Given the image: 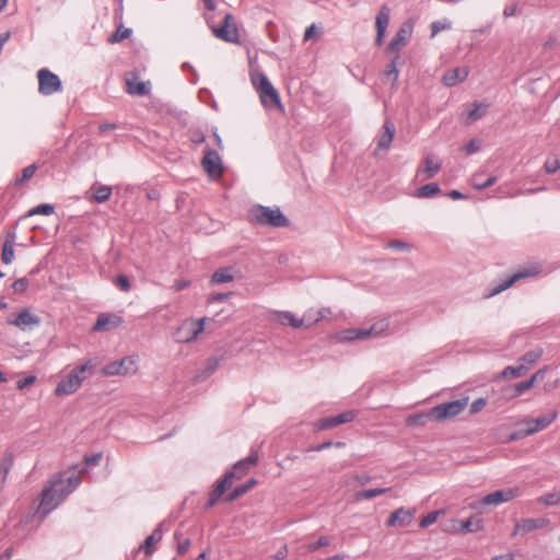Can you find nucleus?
<instances>
[{
	"mask_svg": "<svg viewBox=\"0 0 560 560\" xmlns=\"http://www.w3.org/2000/svg\"><path fill=\"white\" fill-rule=\"evenodd\" d=\"M258 462V454L256 452H252L246 458H243L235 463V465L232 467L231 470H228L223 478L217 481L213 490L209 494V499L206 503V509L213 508L222 494L231 488L233 482L236 479H241L243 476H245L249 468L256 465Z\"/></svg>",
	"mask_w": 560,
	"mask_h": 560,
	"instance_id": "f257e3e1",
	"label": "nucleus"
},
{
	"mask_svg": "<svg viewBox=\"0 0 560 560\" xmlns=\"http://www.w3.org/2000/svg\"><path fill=\"white\" fill-rule=\"evenodd\" d=\"M67 498L63 492V479L57 477L49 486L45 487L40 493L38 513L42 517L47 516Z\"/></svg>",
	"mask_w": 560,
	"mask_h": 560,
	"instance_id": "f03ea898",
	"label": "nucleus"
},
{
	"mask_svg": "<svg viewBox=\"0 0 560 560\" xmlns=\"http://www.w3.org/2000/svg\"><path fill=\"white\" fill-rule=\"evenodd\" d=\"M249 218L254 223L272 228H287L290 224L289 219L278 207L270 208L258 205L249 211Z\"/></svg>",
	"mask_w": 560,
	"mask_h": 560,
	"instance_id": "7ed1b4c3",
	"label": "nucleus"
},
{
	"mask_svg": "<svg viewBox=\"0 0 560 560\" xmlns=\"http://www.w3.org/2000/svg\"><path fill=\"white\" fill-rule=\"evenodd\" d=\"M250 80L255 90L259 94V98L264 107H277L282 109V104L278 91L264 73H255L252 75Z\"/></svg>",
	"mask_w": 560,
	"mask_h": 560,
	"instance_id": "20e7f679",
	"label": "nucleus"
},
{
	"mask_svg": "<svg viewBox=\"0 0 560 560\" xmlns=\"http://www.w3.org/2000/svg\"><path fill=\"white\" fill-rule=\"evenodd\" d=\"M91 370V360L86 361L84 364L74 368L66 378L61 380L57 384L55 394L57 396H67L75 393L81 387L82 382L85 378L83 374Z\"/></svg>",
	"mask_w": 560,
	"mask_h": 560,
	"instance_id": "39448f33",
	"label": "nucleus"
},
{
	"mask_svg": "<svg viewBox=\"0 0 560 560\" xmlns=\"http://www.w3.org/2000/svg\"><path fill=\"white\" fill-rule=\"evenodd\" d=\"M324 317H325L324 310L318 311L316 317L312 316V312L305 313L302 318L295 317V315L293 313L288 312V311L273 312L270 315V318L272 320H276L277 323H279L281 325H289L293 328L310 327L313 324L318 323Z\"/></svg>",
	"mask_w": 560,
	"mask_h": 560,
	"instance_id": "423d86ee",
	"label": "nucleus"
},
{
	"mask_svg": "<svg viewBox=\"0 0 560 560\" xmlns=\"http://www.w3.org/2000/svg\"><path fill=\"white\" fill-rule=\"evenodd\" d=\"M207 317L200 319L187 318L175 330L174 339L179 343H187L196 340L205 330Z\"/></svg>",
	"mask_w": 560,
	"mask_h": 560,
	"instance_id": "0eeeda50",
	"label": "nucleus"
},
{
	"mask_svg": "<svg viewBox=\"0 0 560 560\" xmlns=\"http://www.w3.org/2000/svg\"><path fill=\"white\" fill-rule=\"evenodd\" d=\"M467 398L440 404L430 409L431 419L435 422L452 419L463 412L467 407Z\"/></svg>",
	"mask_w": 560,
	"mask_h": 560,
	"instance_id": "6e6552de",
	"label": "nucleus"
},
{
	"mask_svg": "<svg viewBox=\"0 0 560 560\" xmlns=\"http://www.w3.org/2000/svg\"><path fill=\"white\" fill-rule=\"evenodd\" d=\"M38 92L42 95H51L61 91L62 84L60 78L47 68L37 71Z\"/></svg>",
	"mask_w": 560,
	"mask_h": 560,
	"instance_id": "1a4fd4ad",
	"label": "nucleus"
},
{
	"mask_svg": "<svg viewBox=\"0 0 560 560\" xmlns=\"http://www.w3.org/2000/svg\"><path fill=\"white\" fill-rule=\"evenodd\" d=\"M211 28L214 36L224 42L236 43L238 40L237 27L231 13L224 14L221 25L212 26Z\"/></svg>",
	"mask_w": 560,
	"mask_h": 560,
	"instance_id": "9d476101",
	"label": "nucleus"
},
{
	"mask_svg": "<svg viewBox=\"0 0 560 560\" xmlns=\"http://www.w3.org/2000/svg\"><path fill=\"white\" fill-rule=\"evenodd\" d=\"M201 165L209 177L218 179L223 175L222 160L215 150L207 148L201 160Z\"/></svg>",
	"mask_w": 560,
	"mask_h": 560,
	"instance_id": "9b49d317",
	"label": "nucleus"
},
{
	"mask_svg": "<svg viewBox=\"0 0 560 560\" xmlns=\"http://www.w3.org/2000/svg\"><path fill=\"white\" fill-rule=\"evenodd\" d=\"M136 361L131 357H125L118 361L110 362L102 369L106 376L127 375L136 371Z\"/></svg>",
	"mask_w": 560,
	"mask_h": 560,
	"instance_id": "f8f14e48",
	"label": "nucleus"
},
{
	"mask_svg": "<svg viewBox=\"0 0 560 560\" xmlns=\"http://www.w3.org/2000/svg\"><path fill=\"white\" fill-rule=\"evenodd\" d=\"M525 278V268L518 269L516 272L512 275L505 276L504 279H500L498 281H492L488 288L487 298H492L494 295L500 294L506 289L511 288L516 281Z\"/></svg>",
	"mask_w": 560,
	"mask_h": 560,
	"instance_id": "ddd939ff",
	"label": "nucleus"
},
{
	"mask_svg": "<svg viewBox=\"0 0 560 560\" xmlns=\"http://www.w3.org/2000/svg\"><path fill=\"white\" fill-rule=\"evenodd\" d=\"M7 324L15 326L19 329L25 331L39 326L40 318L32 313L31 310L24 308L13 319L9 318Z\"/></svg>",
	"mask_w": 560,
	"mask_h": 560,
	"instance_id": "4468645a",
	"label": "nucleus"
},
{
	"mask_svg": "<svg viewBox=\"0 0 560 560\" xmlns=\"http://www.w3.org/2000/svg\"><path fill=\"white\" fill-rule=\"evenodd\" d=\"M388 329L389 320L387 318H383L369 328H355L357 340L382 337Z\"/></svg>",
	"mask_w": 560,
	"mask_h": 560,
	"instance_id": "2eb2a0df",
	"label": "nucleus"
},
{
	"mask_svg": "<svg viewBox=\"0 0 560 560\" xmlns=\"http://www.w3.org/2000/svg\"><path fill=\"white\" fill-rule=\"evenodd\" d=\"M411 26L404 24L390 39L389 44L386 47V51L388 54L399 55V50L408 44V40L411 36Z\"/></svg>",
	"mask_w": 560,
	"mask_h": 560,
	"instance_id": "dca6fc26",
	"label": "nucleus"
},
{
	"mask_svg": "<svg viewBox=\"0 0 560 560\" xmlns=\"http://www.w3.org/2000/svg\"><path fill=\"white\" fill-rule=\"evenodd\" d=\"M515 498V491L512 489H501L485 495L480 502V506H498L509 502Z\"/></svg>",
	"mask_w": 560,
	"mask_h": 560,
	"instance_id": "f3484780",
	"label": "nucleus"
},
{
	"mask_svg": "<svg viewBox=\"0 0 560 560\" xmlns=\"http://www.w3.org/2000/svg\"><path fill=\"white\" fill-rule=\"evenodd\" d=\"M389 18H390V9L386 4L382 5L376 15V19H375V27H376L375 45L376 46H381L384 42L386 28L389 24Z\"/></svg>",
	"mask_w": 560,
	"mask_h": 560,
	"instance_id": "a211bd4d",
	"label": "nucleus"
},
{
	"mask_svg": "<svg viewBox=\"0 0 560 560\" xmlns=\"http://www.w3.org/2000/svg\"><path fill=\"white\" fill-rule=\"evenodd\" d=\"M126 91L131 95H148L150 93V82L138 81V73L131 71L126 79Z\"/></svg>",
	"mask_w": 560,
	"mask_h": 560,
	"instance_id": "6ab92c4d",
	"label": "nucleus"
},
{
	"mask_svg": "<svg viewBox=\"0 0 560 560\" xmlns=\"http://www.w3.org/2000/svg\"><path fill=\"white\" fill-rule=\"evenodd\" d=\"M355 418V413L351 410L341 412L337 416L323 418L318 421L317 428L319 430H327L335 427H338L343 423L351 422Z\"/></svg>",
	"mask_w": 560,
	"mask_h": 560,
	"instance_id": "aec40b11",
	"label": "nucleus"
},
{
	"mask_svg": "<svg viewBox=\"0 0 560 560\" xmlns=\"http://www.w3.org/2000/svg\"><path fill=\"white\" fill-rule=\"evenodd\" d=\"M122 318L115 314L103 313L100 314L95 324L93 325L94 331H105L117 328L122 324Z\"/></svg>",
	"mask_w": 560,
	"mask_h": 560,
	"instance_id": "412c9836",
	"label": "nucleus"
},
{
	"mask_svg": "<svg viewBox=\"0 0 560 560\" xmlns=\"http://www.w3.org/2000/svg\"><path fill=\"white\" fill-rule=\"evenodd\" d=\"M415 513V509H397L390 514L389 518L387 520V525L401 527L407 526L411 523Z\"/></svg>",
	"mask_w": 560,
	"mask_h": 560,
	"instance_id": "4be33fe9",
	"label": "nucleus"
},
{
	"mask_svg": "<svg viewBox=\"0 0 560 560\" xmlns=\"http://www.w3.org/2000/svg\"><path fill=\"white\" fill-rule=\"evenodd\" d=\"M557 418L556 411H550L546 415L539 416L536 419H527V435L534 434L538 431L546 429Z\"/></svg>",
	"mask_w": 560,
	"mask_h": 560,
	"instance_id": "5701e85b",
	"label": "nucleus"
},
{
	"mask_svg": "<svg viewBox=\"0 0 560 560\" xmlns=\"http://www.w3.org/2000/svg\"><path fill=\"white\" fill-rule=\"evenodd\" d=\"M396 132L395 125L392 120L386 119L383 125V131L377 137V149L388 150Z\"/></svg>",
	"mask_w": 560,
	"mask_h": 560,
	"instance_id": "b1692460",
	"label": "nucleus"
},
{
	"mask_svg": "<svg viewBox=\"0 0 560 560\" xmlns=\"http://www.w3.org/2000/svg\"><path fill=\"white\" fill-rule=\"evenodd\" d=\"M423 168L418 170V176H422V179L433 178L441 170V163L436 161L433 154H429L423 160Z\"/></svg>",
	"mask_w": 560,
	"mask_h": 560,
	"instance_id": "393cba45",
	"label": "nucleus"
},
{
	"mask_svg": "<svg viewBox=\"0 0 560 560\" xmlns=\"http://www.w3.org/2000/svg\"><path fill=\"white\" fill-rule=\"evenodd\" d=\"M469 74V70L466 67L455 68L446 72L442 81L446 86H454L459 82H463Z\"/></svg>",
	"mask_w": 560,
	"mask_h": 560,
	"instance_id": "a878e982",
	"label": "nucleus"
},
{
	"mask_svg": "<svg viewBox=\"0 0 560 560\" xmlns=\"http://www.w3.org/2000/svg\"><path fill=\"white\" fill-rule=\"evenodd\" d=\"M15 238H16V233L14 230L9 231L7 233V238L3 243L2 254H1V260L5 265L11 264L14 259L13 244L15 242Z\"/></svg>",
	"mask_w": 560,
	"mask_h": 560,
	"instance_id": "bb28decb",
	"label": "nucleus"
},
{
	"mask_svg": "<svg viewBox=\"0 0 560 560\" xmlns=\"http://www.w3.org/2000/svg\"><path fill=\"white\" fill-rule=\"evenodd\" d=\"M162 536H163L162 526L159 525L145 538L144 542L139 546V550H143L147 555L151 556L154 551V545L162 539Z\"/></svg>",
	"mask_w": 560,
	"mask_h": 560,
	"instance_id": "cd10ccee",
	"label": "nucleus"
},
{
	"mask_svg": "<svg viewBox=\"0 0 560 560\" xmlns=\"http://www.w3.org/2000/svg\"><path fill=\"white\" fill-rule=\"evenodd\" d=\"M256 483L257 480L255 478H250L243 485L235 487L224 499L225 502L231 503L237 500L238 498L247 493L250 489H253L256 486Z\"/></svg>",
	"mask_w": 560,
	"mask_h": 560,
	"instance_id": "c85d7f7f",
	"label": "nucleus"
},
{
	"mask_svg": "<svg viewBox=\"0 0 560 560\" xmlns=\"http://www.w3.org/2000/svg\"><path fill=\"white\" fill-rule=\"evenodd\" d=\"M14 463L12 452H7L0 462V491L3 489L9 471Z\"/></svg>",
	"mask_w": 560,
	"mask_h": 560,
	"instance_id": "c756f323",
	"label": "nucleus"
},
{
	"mask_svg": "<svg viewBox=\"0 0 560 560\" xmlns=\"http://www.w3.org/2000/svg\"><path fill=\"white\" fill-rule=\"evenodd\" d=\"M220 358L212 357L209 358L206 362L205 369L199 371L195 377L196 382L206 381L210 375L214 373V371L219 368Z\"/></svg>",
	"mask_w": 560,
	"mask_h": 560,
	"instance_id": "7c9ffc66",
	"label": "nucleus"
},
{
	"mask_svg": "<svg viewBox=\"0 0 560 560\" xmlns=\"http://www.w3.org/2000/svg\"><path fill=\"white\" fill-rule=\"evenodd\" d=\"M234 280V269L232 267L220 268L211 276V283L220 284Z\"/></svg>",
	"mask_w": 560,
	"mask_h": 560,
	"instance_id": "2f4dec72",
	"label": "nucleus"
},
{
	"mask_svg": "<svg viewBox=\"0 0 560 560\" xmlns=\"http://www.w3.org/2000/svg\"><path fill=\"white\" fill-rule=\"evenodd\" d=\"M472 106H474L472 109H470L467 113V117H466V120H465L466 125H471L475 121H477L480 118H482L486 115V112H487V108H488L487 104L479 103V102H475L472 104Z\"/></svg>",
	"mask_w": 560,
	"mask_h": 560,
	"instance_id": "473e14b6",
	"label": "nucleus"
},
{
	"mask_svg": "<svg viewBox=\"0 0 560 560\" xmlns=\"http://www.w3.org/2000/svg\"><path fill=\"white\" fill-rule=\"evenodd\" d=\"M539 504H544L546 506H557L560 504V489L553 490L549 493H546L539 497L536 501Z\"/></svg>",
	"mask_w": 560,
	"mask_h": 560,
	"instance_id": "72a5a7b5",
	"label": "nucleus"
},
{
	"mask_svg": "<svg viewBox=\"0 0 560 560\" xmlns=\"http://www.w3.org/2000/svg\"><path fill=\"white\" fill-rule=\"evenodd\" d=\"M94 190L93 198L97 202H105L112 196V187L107 185H100L92 188Z\"/></svg>",
	"mask_w": 560,
	"mask_h": 560,
	"instance_id": "f704fd0d",
	"label": "nucleus"
},
{
	"mask_svg": "<svg viewBox=\"0 0 560 560\" xmlns=\"http://www.w3.org/2000/svg\"><path fill=\"white\" fill-rule=\"evenodd\" d=\"M36 170H37L36 164H31V165L24 167L22 170L21 174L16 175V177L14 178L13 185L19 186V185H22L24 182L31 179L34 176Z\"/></svg>",
	"mask_w": 560,
	"mask_h": 560,
	"instance_id": "c9c22d12",
	"label": "nucleus"
},
{
	"mask_svg": "<svg viewBox=\"0 0 560 560\" xmlns=\"http://www.w3.org/2000/svg\"><path fill=\"white\" fill-rule=\"evenodd\" d=\"M400 63V56L396 55L394 59L390 61V63L387 66V69L385 71V77L387 79H392L393 84H395L398 80L399 70L398 65Z\"/></svg>",
	"mask_w": 560,
	"mask_h": 560,
	"instance_id": "e433bc0d",
	"label": "nucleus"
},
{
	"mask_svg": "<svg viewBox=\"0 0 560 560\" xmlns=\"http://www.w3.org/2000/svg\"><path fill=\"white\" fill-rule=\"evenodd\" d=\"M441 191L440 187L435 183L423 185L418 189L417 196L419 198H431L439 195Z\"/></svg>",
	"mask_w": 560,
	"mask_h": 560,
	"instance_id": "4c0bfd02",
	"label": "nucleus"
},
{
	"mask_svg": "<svg viewBox=\"0 0 560 560\" xmlns=\"http://www.w3.org/2000/svg\"><path fill=\"white\" fill-rule=\"evenodd\" d=\"M429 421H433L431 419L430 409L424 412H420L417 415L409 416L407 419L408 425H424Z\"/></svg>",
	"mask_w": 560,
	"mask_h": 560,
	"instance_id": "58836bf2",
	"label": "nucleus"
},
{
	"mask_svg": "<svg viewBox=\"0 0 560 560\" xmlns=\"http://www.w3.org/2000/svg\"><path fill=\"white\" fill-rule=\"evenodd\" d=\"M526 526L527 532L548 528L550 526V520L545 516L538 518H527Z\"/></svg>",
	"mask_w": 560,
	"mask_h": 560,
	"instance_id": "ea45409f",
	"label": "nucleus"
},
{
	"mask_svg": "<svg viewBox=\"0 0 560 560\" xmlns=\"http://www.w3.org/2000/svg\"><path fill=\"white\" fill-rule=\"evenodd\" d=\"M482 529V521L474 522L471 518L460 522L458 530L462 533H475Z\"/></svg>",
	"mask_w": 560,
	"mask_h": 560,
	"instance_id": "a19ab883",
	"label": "nucleus"
},
{
	"mask_svg": "<svg viewBox=\"0 0 560 560\" xmlns=\"http://www.w3.org/2000/svg\"><path fill=\"white\" fill-rule=\"evenodd\" d=\"M131 28H124L122 25H119L116 32L113 33L107 40L109 44L119 43L126 38H129L131 36Z\"/></svg>",
	"mask_w": 560,
	"mask_h": 560,
	"instance_id": "79ce46f5",
	"label": "nucleus"
},
{
	"mask_svg": "<svg viewBox=\"0 0 560 560\" xmlns=\"http://www.w3.org/2000/svg\"><path fill=\"white\" fill-rule=\"evenodd\" d=\"M547 371L548 368L544 366L542 369L538 370L535 374H533L532 377L527 380V390L542 383L546 377Z\"/></svg>",
	"mask_w": 560,
	"mask_h": 560,
	"instance_id": "37998d69",
	"label": "nucleus"
},
{
	"mask_svg": "<svg viewBox=\"0 0 560 560\" xmlns=\"http://www.w3.org/2000/svg\"><path fill=\"white\" fill-rule=\"evenodd\" d=\"M80 483L81 478L79 476H70L63 480V492L68 497L71 492H73Z\"/></svg>",
	"mask_w": 560,
	"mask_h": 560,
	"instance_id": "c03bdc74",
	"label": "nucleus"
},
{
	"mask_svg": "<svg viewBox=\"0 0 560 560\" xmlns=\"http://www.w3.org/2000/svg\"><path fill=\"white\" fill-rule=\"evenodd\" d=\"M387 491H388V489H385V488L366 489V490L360 491L357 494V497H358V499L370 500V499L381 495Z\"/></svg>",
	"mask_w": 560,
	"mask_h": 560,
	"instance_id": "a18cd8bd",
	"label": "nucleus"
},
{
	"mask_svg": "<svg viewBox=\"0 0 560 560\" xmlns=\"http://www.w3.org/2000/svg\"><path fill=\"white\" fill-rule=\"evenodd\" d=\"M479 178H480V174L474 175V177H472V185H474V187L476 189H480V190L481 189H486V188L492 186L497 182V177L495 176H489L482 183H479Z\"/></svg>",
	"mask_w": 560,
	"mask_h": 560,
	"instance_id": "49530a36",
	"label": "nucleus"
},
{
	"mask_svg": "<svg viewBox=\"0 0 560 560\" xmlns=\"http://www.w3.org/2000/svg\"><path fill=\"white\" fill-rule=\"evenodd\" d=\"M55 211V208L50 203H42L35 208H33L30 212H28V215H35V214H44V215H50L52 214Z\"/></svg>",
	"mask_w": 560,
	"mask_h": 560,
	"instance_id": "de8ad7c7",
	"label": "nucleus"
},
{
	"mask_svg": "<svg viewBox=\"0 0 560 560\" xmlns=\"http://www.w3.org/2000/svg\"><path fill=\"white\" fill-rule=\"evenodd\" d=\"M523 368H524V365L522 363L518 366H506L501 372V377L514 378V377L521 376Z\"/></svg>",
	"mask_w": 560,
	"mask_h": 560,
	"instance_id": "09e8293b",
	"label": "nucleus"
},
{
	"mask_svg": "<svg viewBox=\"0 0 560 560\" xmlns=\"http://www.w3.org/2000/svg\"><path fill=\"white\" fill-rule=\"evenodd\" d=\"M331 542V539L330 537L328 536H322L318 538V540L314 541V542H311L307 545V550L310 552H314L316 550H318L319 548L322 547H326V546H329Z\"/></svg>",
	"mask_w": 560,
	"mask_h": 560,
	"instance_id": "8fccbe9b",
	"label": "nucleus"
},
{
	"mask_svg": "<svg viewBox=\"0 0 560 560\" xmlns=\"http://www.w3.org/2000/svg\"><path fill=\"white\" fill-rule=\"evenodd\" d=\"M440 511H433L428 513L425 516H423L420 521V527L425 528L430 525L434 524L438 520V516L440 515Z\"/></svg>",
	"mask_w": 560,
	"mask_h": 560,
	"instance_id": "3c124183",
	"label": "nucleus"
},
{
	"mask_svg": "<svg viewBox=\"0 0 560 560\" xmlns=\"http://www.w3.org/2000/svg\"><path fill=\"white\" fill-rule=\"evenodd\" d=\"M451 26V22L435 21L431 24V36L434 37L441 31L450 30Z\"/></svg>",
	"mask_w": 560,
	"mask_h": 560,
	"instance_id": "603ef678",
	"label": "nucleus"
},
{
	"mask_svg": "<svg viewBox=\"0 0 560 560\" xmlns=\"http://www.w3.org/2000/svg\"><path fill=\"white\" fill-rule=\"evenodd\" d=\"M386 248L405 252L409 250L411 248V245L399 240H393L387 243Z\"/></svg>",
	"mask_w": 560,
	"mask_h": 560,
	"instance_id": "864d4df0",
	"label": "nucleus"
},
{
	"mask_svg": "<svg viewBox=\"0 0 560 560\" xmlns=\"http://www.w3.org/2000/svg\"><path fill=\"white\" fill-rule=\"evenodd\" d=\"M560 168V161L557 158H549L545 162V170L548 174H553Z\"/></svg>",
	"mask_w": 560,
	"mask_h": 560,
	"instance_id": "5fc2aeb1",
	"label": "nucleus"
},
{
	"mask_svg": "<svg viewBox=\"0 0 560 560\" xmlns=\"http://www.w3.org/2000/svg\"><path fill=\"white\" fill-rule=\"evenodd\" d=\"M28 279L27 278H20L16 281L13 282L12 288L18 293H23L28 288Z\"/></svg>",
	"mask_w": 560,
	"mask_h": 560,
	"instance_id": "6e6d98bb",
	"label": "nucleus"
},
{
	"mask_svg": "<svg viewBox=\"0 0 560 560\" xmlns=\"http://www.w3.org/2000/svg\"><path fill=\"white\" fill-rule=\"evenodd\" d=\"M115 283L124 292H128L131 288L130 281L125 275H119L115 280Z\"/></svg>",
	"mask_w": 560,
	"mask_h": 560,
	"instance_id": "4d7b16f0",
	"label": "nucleus"
},
{
	"mask_svg": "<svg viewBox=\"0 0 560 560\" xmlns=\"http://www.w3.org/2000/svg\"><path fill=\"white\" fill-rule=\"evenodd\" d=\"M480 141L479 140H470L466 147L464 148L465 152L467 155H471L474 153H476L479 149H480Z\"/></svg>",
	"mask_w": 560,
	"mask_h": 560,
	"instance_id": "13d9d810",
	"label": "nucleus"
},
{
	"mask_svg": "<svg viewBox=\"0 0 560 560\" xmlns=\"http://www.w3.org/2000/svg\"><path fill=\"white\" fill-rule=\"evenodd\" d=\"M339 339L341 341H353V340H357L355 328L342 330L339 334Z\"/></svg>",
	"mask_w": 560,
	"mask_h": 560,
	"instance_id": "bf43d9fd",
	"label": "nucleus"
},
{
	"mask_svg": "<svg viewBox=\"0 0 560 560\" xmlns=\"http://www.w3.org/2000/svg\"><path fill=\"white\" fill-rule=\"evenodd\" d=\"M35 381H36L35 375L26 376V377L18 381L16 387L22 390V389L33 385L35 383Z\"/></svg>",
	"mask_w": 560,
	"mask_h": 560,
	"instance_id": "052dcab7",
	"label": "nucleus"
},
{
	"mask_svg": "<svg viewBox=\"0 0 560 560\" xmlns=\"http://www.w3.org/2000/svg\"><path fill=\"white\" fill-rule=\"evenodd\" d=\"M542 271V266L539 262H530L527 265V278L538 276Z\"/></svg>",
	"mask_w": 560,
	"mask_h": 560,
	"instance_id": "680f3d73",
	"label": "nucleus"
},
{
	"mask_svg": "<svg viewBox=\"0 0 560 560\" xmlns=\"http://www.w3.org/2000/svg\"><path fill=\"white\" fill-rule=\"evenodd\" d=\"M322 31L315 24L310 25L304 33V40L311 39L315 35H320Z\"/></svg>",
	"mask_w": 560,
	"mask_h": 560,
	"instance_id": "e2e57ef3",
	"label": "nucleus"
},
{
	"mask_svg": "<svg viewBox=\"0 0 560 560\" xmlns=\"http://www.w3.org/2000/svg\"><path fill=\"white\" fill-rule=\"evenodd\" d=\"M518 11V5L515 2L509 3L505 5L503 10L504 18L514 16L516 12Z\"/></svg>",
	"mask_w": 560,
	"mask_h": 560,
	"instance_id": "0e129e2a",
	"label": "nucleus"
},
{
	"mask_svg": "<svg viewBox=\"0 0 560 560\" xmlns=\"http://www.w3.org/2000/svg\"><path fill=\"white\" fill-rule=\"evenodd\" d=\"M190 140L196 143H203L206 141V137L201 130H192L190 133Z\"/></svg>",
	"mask_w": 560,
	"mask_h": 560,
	"instance_id": "69168bd1",
	"label": "nucleus"
},
{
	"mask_svg": "<svg viewBox=\"0 0 560 560\" xmlns=\"http://www.w3.org/2000/svg\"><path fill=\"white\" fill-rule=\"evenodd\" d=\"M191 542H190V539L189 538H184L182 539L180 541H178L177 544V552L179 555H185L189 547H190Z\"/></svg>",
	"mask_w": 560,
	"mask_h": 560,
	"instance_id": "338daca9",
	"label": "nucleus"
},
{
	"mask_svg": "<svg viewBox=\"0 0 560 560\" xmlns=\"http://www.w3.org/2000/svg\"><path fill=\"white\" fill-rule=\"evenodd\" d=\"M486 406V400L483 398H478L470 405V412L477 413Z\"/></svg>",
	"mask_w": 560,
	"mask_h": 560,
	"instance_id": "774afa93",
	"label": "nucleus"
}]
</instances>
